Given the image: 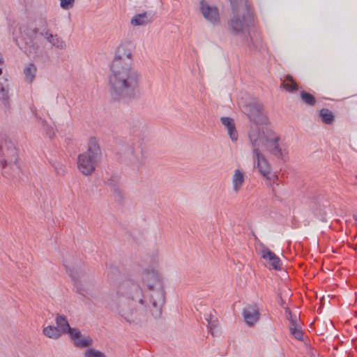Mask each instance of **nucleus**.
I'll return each mask as SVG.
<instances>
[{
    "mask_svg": "<svg viewBox=\"0 0 357 357\" xmlns=\"http://www.w3.org/2000/svg\"><path fill=\"white\" fill-rule=\"evenodd\" d=\"M155 280L156 288L149 289L151 307L144 301V296L139 284L131 279H126L118 286V307L119 315L130 325L142 326L148 321L149 312L155 318L160 317L162 307L165 303V291L163 282H160L157 275L148 273L146 278Z\"/></svg>",
    "mask_w": 357,
    "mask_h": 357,
    "instance_id": "1",
    "label": "nucleus"
},
{
    "mask_svg": "<svg viewBox=\"0 0 357 357\" xmlns=\"http://www.w3.org/2000/svg\"><path fill=\"white\" fill-rule=\"evenodd\" d=\"M141 75L133 67L116 63L110 66L109 75V93L112 98L125 101L136 98L139 95Z\"/></svg>",
    "mask_w": 357,
    "mask_h": 357,
    "instance_id": "2",
    "label": "nucleus"
},
{
    "mask_svg": "<svg viewBox=\"0 0 357 357\" xmlns=\"http://www.w3.org/2000/svg\"><path fill=\"white\" fill-rule=\"evenodd\" d=\"M17 161L18 153L15 143L6 134L0 133V163L3 176L12 178L19 174L20 167Z\"/></svg>",
    "mask_w": 357,
    "mask_h": 357,
    "instance_id": "3",
    "label": "nucleus"
},
{
    "mask_svg": "<svg viewBox=\"0 0 357 357\" xmlns=\"http://www.w3.org/2000/svg\"><path fill=\"white\" fill-rule=\"evenodd\" d=\"M232 8V16L228 21L231 33L238 36L248 31L253 22V17L247 0H229Z\"/></svg>",
    "mask_w": 357,
    "mask_h": 357,
    "instance_id": "4",
    "label": "nucleus"
},
{
    "mask_svg": "<svg viewBox=\"0 0 357 357\" xmlns=\"http://www.w3.org/2000/svg\"><path fill=\"white\" fill-rule=\"evenodd\" d=\"M101 158L102 151L98 140L95 137H91L89 140L87 151L78 155V169L86 176L91 175L95 171Z\"/></svg>",
    "mask_w": 357,
    "mask_h": 357,
    "instance_id": "5",
    "label": "nucleus"
},
{
    "mask_svg": "<svg viewBox=\"0 0 357 357\" xmlns=\"http://www.w3.org/2000/svg\"><path fill=\"white\" fill-rule=\"evenodd\" d=\"M116 158L119 162L132 169H140L146 164V156L142 150L135 149L133 144L123 143L119 145Z\"/></svg>",
    "mask_w": 357,
    "mask_h": 357,
    "instance_id": "6",
    "label": "nucleus"
},
{
    "mask_svg": "<svg viewBox=\"0 0 357 357\" xmlns=\"http://www.w3.org/2000/svg\"><path fill=\"white\" fill-rule=\"evenodd\" d=\"M242 112L246 114L251 121L255 124H266L268 118L264 112L263 105L253 98L242 97L239 102Z\"/></svg>",
    "mask_w": 357,
    "mask_h": 357,
    "instance_id": "7",
    "label": "nucleus"
},
{
    "mask_svg": "<svg viewBox=\"0 0 357 357\" xmlns=\"http://www.w3.org/2000/svg\"><path fill=\"white\" fill-rule=\"evenodd\" d=\"M66 271L75 281L77 286V291L84 297L89 298L93 296L94 284L91 280H89L88 275L84 273L80 268L75 269L64 265Z\"/></svg>",
    "mask_w": 357,
    "mask_h": 357,
    "instance_id": "8",
    "label": "nucleus"
},
{
    "mask_svg": "<svg viewBox=\"0 0 357 357\" xmlns=\"http://www.w3.org/2000/svg\"><path fill=\"white\" fill-rule=\"evenodd\" d=\"M134 49L135 46L130 41L121 43L116 49L112 65H114L117 62L123 66L126 64H128L129 66H132V54Z\"/></svg>",
    "mask_w": 357,
    "mask_h": 357,
    "instance_id": "9",
    "label": "nucleus"
},
{
    "mask_svg": "<svg viewBox=\"0 0 357 357\" xmlns=\"http://www.w3.org/2000/svg\"><path fill=\"white\" fill-rule=\"evenodd\" d=\"M252 158L254 162L257 163V167L261 174L270 182L275 183L278 180V176L271 173V167L264 155L260 152L259 149L253 150Z\"/></svg>",
    "mask_w": 357,
    "mask_h": 357,
    "instance_id": "10",
    "label": "nucleus"
},
{
    "mask_svg": "<svg viewBox=\"0 0 357 357\" xmlns=\"http://www.w3.org/2000/svg\"><path fill=\"white\" fill-rule=\"evenodd\" d=\"M200 11L207 21L213 26L218 25L220 17L218 9L215 6L208 5L204 0L200 1Z\"/></svg>",
    "mask_w": 357,
    "mask_h": 357,
    "instance_id": "11",
    "label": "nucleus"
},
{
    "mask_svg": "<svg viewBox=\"0 0 357 357\" xmlns=\"http://www.w3.org/2000/svg\"><path fill=\"white\" fill-rule=\"evenodd\" d=\"M156 17V12L154 10L144 11L134 15L130 20V24L134 26H146L152 23Z\"/></svg>",
    "mask_w": 357,
    "mask_h": 357,
    "instance_id": "12",
    "label": "nucleus"
},
{
    "mask_svg": "<svg viewBox=\"0 0 357 357\" xmlns=\"http://www.w3.org/2000/svg\"><path fill=\"white\" fill-rule=\"evenodd\" d=\"M20 36L24 41L26 46L33 48V50L38 48V46L33 43L34 40L36 38L38 34V29L32 28L26 25H23L20 27Z\"/></svg>",
    "mask_w": 357,
    "mask_h": 357,
    "instance_id": "13",
    "label": "nucleus"
},
{
    "mask_svg": "<svg viewBox=\"0 0 357 357\" xmlns=\"http://www.w3.org/2000/svg\"><path fill=\"white\" fill-rule=\"evenodd\" d=\"M56 324L61 334H68L70 337H76L79 334V329L71 328L64 315L57 314L55 319Z\"/></svg>",
    "mask_w": 357,
    "mask_h": 357,
    "instance_id": "14",
    "label": "nucleus"
},
{
    "mask_svg": "<svg viewBox=\"0 0 357 357\" xmlns=\"http://www.w3.org/2000/svg\"><path fill=\"white\" fill-rule=\"evenodd\" d=\"M119 176L116 175L112 176L105 182V185L109 188L114 197L115 201L121 202L123 199V195L119 188Z\"/></svg>",
    "mask_w": 357,
    "mask_h": 357,
    "instance_id": "15",
    "label": "nucleus"
},
{
    "mask_svg": "<svg viewBox=\"0 0 357 357\" xmlns=\"http://www.w3.org/2000/svg\"><path fill=\"white\" fill-rule=\"evenodd\" d=\"M261 257L264 259L268 260L270 266L272 268L280 271L281 269V260L280 259L268 248L263 246L261 250Z\"/></svg>",
    "mask_w": 357,
    "mask_h": 357,
    "instance_id": "16",
    "label": "nucleus"
},
{
    "mask_svg": "<svg viewBox=\"0 0 357 357\" xmlns=\"http://www.w3.org/2000/svg\"><path fill=\"white\" fill-rule=\"evenodd\" d=\"M243 316L245 323L253 326L259 319V312L256 305H250L243 309Z\"/></svg>",
    "mask_w": 357,
    "mask_h": 357,
    "instance_id": "17",
    "label": "nucleus"
},
{
    "mask_svg": "<svg viewBox=\"0 0 357 357\" xmlns=\"http://www.w3.org/2000/svg\"><path fill=\"white\" fill-rule=\"evenodd\" d=\"M9 82L6 77H0V100L6 108L9 107Z\"/></svg>",
    "mask_w": 357,
    "mask_h": 357,
    "instance_id": "18",
    "label": "nucleus"
},
{
    "mask_svg": "<svg viewBox=\"0 0 357 357\" xmlns=\"http://www.w3.org/2000/svg\"><path fill=\"white\" fill-rule=\"evenodd\" d=\"M221 122L222 125L227 129L228 134L233 142L238 139V134L235 128V123L233 119L230 117H222Z\"/></svg>",
    "mask_w": 357,
    "mask_h": 357,
    "instance_id": "19",
    "label": "nucleus"
},
{
    "mask_svg": "<svg viewBox=\"0 0 357 357\" xmlns=\"http://www.w3.org/2000/svg\"><path fill=\"white\" fill-rule=\"evenodd\" d=\"M151 273H153L155 275H157L159 281L160 282H163L160 275L157 271L154 270H145L142 273L141 280L142 283L147 287L148 289H153L156 288L155 280L152 279L151 277H149L148 278H146L148 273L151 274Z\"/></svg>",
    "mask_w": 357,
    "mask_h": 357,
    "instance_id": "20",
    "label": "nucleus"
},
{
    "mask_svg": "<svg viewBox=\"0 0 357 357\" xmlns=\"http://www.w3.org/2000/svg\"><path fill=\"white\" fill-rule=\"evenodd\" d=\"M248 137L252 145V150L253 151L255 149H259L261 134L257 124L255 127L251 128L248 132Z\"/></svg>",
    "mask_w": 357,
    "mask_h": 357,
    "instance_id": "21",
    "label": "nucleus"
},
{
    "mask_svg": "<svg viewBox=\"0 0 357 357\" xmlns=\"http://www.w3.org/2000/svg\"><path fill=\"white\" fill-rule=\"evenodd\" d=\"M279 138L278 137H275L273 139H266L267 142V149L274 155L278 157V158H282V151L278 145Z\"/></svg>",
    "mask_w": 357,
    "mask_h": 357,
    "instance_id": "22",
    "label": "nucleus"
},
{
    "mask_svg": "<svg viewBox=\"0 0 357 357\" xmlns=\"http://www.w3.org/2000/svg\"><path fill=\"white\" fill-rule=\"evenodd\" d=\"M245 181V174L237 169L234 171L232 176L233 189L235 192H238Z\"/></svg>",
    "mask_w": 357,
    "mask_h": 357,
    "instance_id": "23",
    "label": "nucleus"
},
{
    "mask_svg": "<svg viewBox=\"0 0 357 357\" xmlns=\"http://www.w3.org/2000/svg\"><path fill=\"white\" fill-rule=\"evenodd\" d=\"M76 347L84 348L92 344L93 340L91 337H82L81 332L79 330V334L76 337H71Z\"/></svg>",
    "mask_w": 357,
    "mask_h": 357,
    "instance_id": "24",
    "label": "nucleus"
},
{
    "mask_svg": "<svg viewBox=\"0 0 357 357\" xmlns=\"http://www.w3.org/2000/svg\"><path fill=\"white\" fill-rule=\"evenodd\" d=\"M319 115L321 121L327 125L332 124L335 121V116L333 113L327 108H322L319 112Z\"/></svg>",
    "mask_w": 357,
    "mask_h": 357,
    "instance_id": "25",
    "label": "nucleus"
},
{
    "mask_svg": "<svg viewBox=\"0 0 357 357\" xmlns=\"http://www.w3.org/2000/svg\"><path fill=\"white\" fill-rule=\"evenodd\" d=\"M47 40L54 47L63 50L66 47V43L64 41L57 37V35L53 36L49 33L47 31L44 34Z\"/></svg>",
    "mask_w": 357,
    "mask_h": 357,
    "instance_id": "26",
    "label": "nucleus"
},
{
    "mask_svg": "<svg viewBox=\"0 0 357 357\" xmlns=\"http://www.w3.org/2000/svg\"><path fill=\"white\" fill-rule=\"evenodd\" d=\"M36 71L37 68L36 66L33 63H29L28 66L24 69L26 81L29 83H31L35 79Z\"/></svg>",
    "mask_w": 357,
    "mask_h": 357,
    "instance_id": "27",
    "label": "nucleus"
},
{
    "mask_svg": "<svg viewBox=\"0 0 357 357\" xmlns=\"http://www.w3.org/2000/svg\"><path fill=\"white\" fill-rule=\"evenodd\" d=\"M281 87L289 92L295 91L298 90V88L297 84L293 79V77L289 75L285 77L284 82L282 83Z\"/></svg>",
    "mask_w": 357,
    "mask_h": 357,
    "instance_id": "28",
    "label": "nucleus"
},
{
    "mask_svg": "<svg viewBox=\"0 0 357 357\" xmlns=\"http://www.w3.org/2000/svg\"><path fill=\"white\" fill-rule=\"evenodd\" d=\"M43 332L45 336L54 340L58 339L61 335L58 328L52 326L44 328Z\"/></svg>",
    "mask_w": 357,
    "mask_h": 357,
    "instance_id": "29",
    "label": "nucleus"
},
{
    "mask_svg": "<svg viewBox=\"0 0 357 357\" xmlns=\"http://www.w3.org/2000/svg\"><path fill=\"white\" fill-rule=\"evenodd\" d=\"M301 95V99L303 103L309 105V106H314L316 104V98L314 96L305 91H301L300 92Z\"/></svg>",
    "mask_w": 357,
    "mask_h": 357,
    "instance_id": "30",
    "label": "nucleus"
},
{
    "mask_svg": "<svg viewBox=\"0 0 357 357\" xmlns=\"http://www.w3.org/2000/svg\"><path fill=\"white\" fill-rule=\"evenodd\" d=\"M108 280L110 283L116 282L119 278V270L116 266L111 265L109 268L108 272Z\"/></svg>",
    "mask_w": 357,
    "mask_h": 357,
    "instance_id": "31",
    "label": "nucleus"
},
{
    "mask_svg": "<svg viewBox=\"0 0 357 357\" xmlns=\"http://www.w3.org/2000/svg\"><path fill=\"white\" fill-rule=\"evenodd\" d=\"M291 335L298 340H302L303 333L300 326L289 327Z\"/></svg>",
    "mask_w": 357,
    "mask_h": 357,
    "instance_id": "32",
    "label": "nucleus"
},
{
    "mask_svg": "<svg viewBox=\"0 0 357 357\" xmlns=\"http://www.w3.org/2000/svg\"><path fill=\"white\" fill-rule=\"evenodd\" d=\"M84 357H106V356L98 350L89 348L85 351Z\"/></svg>",
    "mask_w": 357,
    "mask_h": 357,
    "instance_id": "33",
    "label": "nucleus"
},
{
    "mask_svg": "<svg viewBox=\"0 0 357 357\" xmlns=\"http://www.w3.org/2000/svg\"><path fill=\"white\" fill-rule=\"evenodd\" d=\"M287 312L288 313V319L290 321V326L289 327H294V326H300L298 323L297 317L296 314H293L291 310H287Z\"/></svg>",
    "mask_w": 357,
    "mask_h": 357,
    "instance_id": "34",
    "label": "nucleus"
},
{
    "mask_svg": "<svg viewBox=\"0 0 357 357\" xmlns=\"http://www.w3.org/2000/svg\"><path fill=\"white\" fill-rule=\"evenodd\" d=\"M60 6L63 9L68 10L73 7L75 0H59Z\"/></svg>",
    "mask_w": 357,
    "mask_h": 357,
    "instance_id": "35",
    "label": "nucleus"
},
{
    "mask_svg": "<svg viewBox=\"0 0 357 357\" xmlns=\"http://www.w3.org/2000/svg\"><path fill=\"white\" fill-rule=\"evenodd\" d=\"M56 174H60V175H63L65 172V167L59 163V162H55L54 164L52 165Z\"/></svg>",
    "mask_w": 357,
    "mask_h": 357,
    "instance_id": "36",
    "label": "nucleus"
},
{
    "mask_svg": "<svg viewBox=\"0 0 357 357\" xmlns=\"http://www.w3.org/2000/svg\"><path fill=\"white\" fill-rule=\"evenodd\" d=\"M209 317H210V321L208 324V327L210 331H212L213 329L215 328L218 326V321L213 319V315H210ZM211 333L213 334V332H211Z\"/></svg>",
    "mask_w": 357,
    "mask_h": 357,
    "instance_id": "37",
    "label": "nucleus"
},
{
    "mask_svg": "<svg viewBox=\"0 0 357 357\" xmlns=\"http://www.w3.org/2000/svg\"><path fill=\"white\" fill-rule=\"evenodd\" d=\"M142 126V123L140 122L139 121H137L135 124L134 125L131 132L133 133L136 132L137 131L140 130Z\"/></svg>",
    "mask_w": 357,
    "mask_h": 357,
    "instance_id": "38",
    "label": "nucleus"
},
{
    "mask_svg": "<svg viewBox=\"0 0 357 357\" xmlns=\"http://www.w3.org/2000/svg\"><path fill=\"white\" fill-rule=\"evenodd\" d=\"M46 134L49 136L50 138H52L54 136V132L53 130V128H47Z\"/></svg>",
    "mask_w": 357,
    "mask_h": 357,
    "instance_id": "39",
    "label": "nucleus"
},
{
    "mask_svg": "<svg viewBox=\"0 0 357 357\" xmlns=\"http://www.w3.org/2000/svg\"><path fill=\"white\" fill-rule=\"evenodd\" d=\"M272 195H273V199H275V200L281 202V199L277 195L275 188L274 187L272 188Z\"/></svg>",
    "mask_w": 357,
    "mask_h": 357,
    "instance_id": "40",
    "label": "nucleus"
},
{
    "mask_svg": "<svg viewBox=\"0 0 357 357\" xmlns=\"http://www.w3.org/2000/svg\"><path fill=\"white\" fill-rule=\"evenodd\" d=\"M318 218H319L320 220H324V218H325V213L324 212H320L319 215H318Z\"/></svg>",
    "mask_w": 357,
    "mask_h": 357,
    "instance_id": "41",
    "label": "nucleus"
},
{
    "mask_svg": "<svg viewBox=\"0 0 357 357\" xmlns=\"http://www.w3.org/2000/svg\"><path fill=\"white\" fill-rule=\"evenodd\" d=\"M210 315H212V314H211V313H210V314H206L204 315V317H205V319H206V321L208 323V322H209V321H210V317H209Z\"/></svg>",
    "mask_w": 357,
    "mask_h": 357,
    "instance_id": "42",
    "label": "nucleus"
},
{
    "mask_svg": "<svg viewBox=\"0 0 357 357\" xmlns=\"http://www.w3.org/2000/svg\"><path fill=\"white\" fill-rule=\"evenodd\" d=\"M353 218L356 222H357V211L353 214Z\"/></svg>",
    "mask_w": 357,
    "mask_h": 357,
    "instance_id": "43",
    "label": "nucleus"
},
{
    "mask_svg": "<svg viewBox=\"0 0 357 357\" xmlns=\"http://www.w3.org/2000/svg\"><path fill=\"white\" fill-rule=\"evenodd\" d=\"M41 123H42L43 126H45V124H46V121L45 120H41Z\"/></svg>",
    "mask_w": 357,
    "mask_h": 357,
    "instance_id": "44",
    "label": "nucleus"
},
{
    "mask_svg": "<svg viewBox=\"0 0 357 357\" xmlns=\"http://www.w3.org/2000/svg\"><path fill=\"white\" fill-rule=\"evenodd\" d=\"M314 213H315V215H318L317 213H316V211H314Z\"/></svg>",
    "mask_w": 357,
    "mask_h": 357,
    "instance_id": "45",
    "label": "nucleus"
},
{
    "mask_svg": "<svg viewBox=\"0 0 357 357\" xmlns=\"http://www.w3.org/2000/svg\"><path fill=\"white\" fill-rule=\"evenodd\" d=\"M314 213H315V215H318L317 213H316V211H314Z\"/></svg>",
    "mask_w": 357,
    "mask_h": 357,
    "instance_id": "46",
    "label": "nucleus"
},
{
    "mask_svg": "<svg viewBox=\"0 0 357 357\" xmlns=\"http://www.w3.org/2000/svg\"><path fill=\"white\" fill-rule=\"evenodd\" d=\"M356 178H357V175H356Z\"/></svg>",
    "mask_w": 357,
    "mask_h": 357,
    "instance_id": "47",
    "label": "nucleus"
}]
</instances>
